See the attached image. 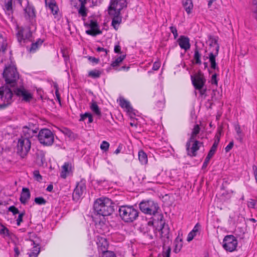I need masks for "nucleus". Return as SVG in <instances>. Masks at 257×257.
<instances>
[{
    "mask_svg": "<svg viewBox=\"0 0 257 257\" xmlns=\"http://www.w3.org/2000/svg\"><path fill=\"white\" fill-rule=\"evenodd\" d=\"M94 210L98 214L103 216H108L113 211L112 201L108 198H100L94 203Z\"/></svg>",
    "mask_w": 257,
    "mask_h": 257,
    "instance_id": "nucleus-1",
    "label": "nucleus"
},
{
    "mask_svg": "<svg viewBox=\"0 0 257 257\" xmlns=\"http://www.w3.org/2000/svg\"><path fill=\"white\" fill-rule=\"evenodd\" d=\"M119 213L121 219L126 222H132L139 216L137 209L132 206H121L119 208Z\"/></svg>",
    "mask_w": 257,
    "mask_h": 257,
    "instance_id": "nucleus-2",
    "label": "nucleus"
},
{
    "mask_svg": "<svg viewBox=\"0 0 257 257\" xmlns=\"http://www.w3.org/2000/svg\"><path fill=\"white\" fill-rule=\"evenodd\" d=\"M3 74L7 84L11 86H15L19 78V75L14 64L6 66Z\"/></svg>",
    "mask_w": 257,
    "mask_h": 257,
    "instance_id": "nucleus-3",
    "label": "nucleus"
},
{
    "mask_svg": "<svg viewBox=\"0 0 257 257\" xmlns=\"http://www.w3.org/2000/svg\"><path fill=\"white\" fill-rule=\"evenodd\" d=\"M191 80L194 88L198 91L200 95L205 96L207 89L205 87V84L206 80L203 74L199 72L191 76Z\"/></svg>",
    "mask_w": 257,
    "mask_h": 257,
    "instance_id": "nucleus-4",
    "label": "nucleus"
},
{
    "mask_svg": "<svg viewBox=\"0 0 257 257\" xmlns=\"http://www.w3.org/2000/svg\"><path fill=\"white\" fill-rule=\"evenodd\" d=\"M38 138L40 143L45 146L52 145L54 140L53 133L48 128L41 130Z\"/></svg>",
    "mask_w": 257,
    "mask_h": 257,
    "instance_id": "nucleus-5",
    "label": "nucleus"
},
{
    "mask_svg": "<svg viewBox=\"0 0 257 257\" xmlns=\"http://www.w3.org/2000/svg\"><path fill=\"white\" fill-rule=\"evenodd\" d=\"M139 206L142 212L149 215H154L159 209L158 204L152 200L143 201Z\"/></svg>",
    "mask_w": 257,
    "mask_h": 257,
    "instance_id": "nucleus-6",
    "label": "nucleus"
},
{
    "mask_svg": "<svg viewBox=\"0 0 257 257\" xmlns=\"http://www.w3.org/2000/svg\"><path fill=\"white\" fill-rule=\"evenodd\" d=\"M210 47L213 48V50L210 52L208 56V59L210 63L212 69H216L217 68L216 63V57L218 56L219 46L217 42V40L215 38L210 39Z\"/></svg>",
    "mask_w": 257,
    "mask_h": 257,
    "instance_id": "nucleus-7",
    "label": "nucleus"
},
{
    "mask_svg": "<svg viewBox=\"0 0 257 257\" xmlns=\"http://www.w3.org/2000/svg\"><path fill=\"white\" fill-rule=\"evenodd\" d=\"M84 24V26L87 29L86 33L87 35L92 36H96L102 33L96 20L94 19L88 20L87 21L85 22Z\"/></svg>",
    "mask_w": 257,
    "mask_h": 257,
    "instance_id": "nucleus-8",
    "label": "nucleus"
},
{
    "mask_svg": "<svg viewBox=\"0 0 257 257\" xmlns=\"http://www.w3.org/2000/svg\"><path fill=\"white\" fill-rule=\"evenodd\" d=\"M30 148L31 142L30 140L28 138H24L23 136H22L18 141L17 145L18 152L21 156L24 157L28 153Z\"/></svg>",
    "mask_w": 257,
    "mask_h": 257,
    "instance_id": "nucleus-9",
    "label": "nucleus"
},
{
    "mask_svg": "<svg viewBox=\"0 0 257 257\" xmlns=\"http://www.w3.org/2000/svg\"><path fill=\"white\" fill-rule=\"evenodd\" d=\"M237 243V240L233 235H227L223 239V247L226 250L231 252L236 249Z\"/></svg>",
    "mask_w": 257,
    "mask_h": 257,
    "instance_id": "nucleus-10",
    "label": "nucleus"
},
{
    "mask_svg": "<svg viewBox=\"0 0 257 257\" xmlns=\"http://www.w3.org/2000/svg\"><path fill=\"white\" fill-rule=\"evenodd\" d=\"M126 7L125 0H111L108 8L109 14H114L116 13H120V11Z\"/></svg>",
    "mask_w": 257,
    "mask_h": 257,
    "instance_id": "nucleus-11",
    "label": "nucleus"
},
{
    "mask_svg": "<svg viewBox=\"0 0 257 257\" xmlns=\"http://www.w3.org/2000/svg\"><path fill=\"white\" fill-rule=\"evenodd\" d=\"M201 143L196 140L189 139L186 144V149L188 154L191 156H195L196 152L199 150Z\"/></svg>",
    "mask_w": 257,
    "mask_h": 257,
    "instance_id": "nucleus-12",
    "label": "nucleus"
},
{
    "mask_svg": "<svg viewBox=\"0 0 257 257\" xmlns=\"http://www.w3.org/2000/svg\"><path fill=\"white\" fill-rule=\"evenodd\" d=\"M86 191L85 184L83 182L78 183L73 193V198L74 200H79Z\"/></svg>",
    "mask_w": 257,
    "mask_h": 257,
    "instance_id": "nucleus-13",
    "label": "nucleus"
},
{
    "mask_svg": "<svg viewBox=\"0 0 257 257\" xmlns=\"http://www.w3.org/2000/svg\"><path fill=\"white\" fill-rule=\"evenodd\" d=\"M28 243L31 246H33V247L28 250V257H37L40 251L39 243L37 241L30 240L28 241Z\"/></svg>",
    "mask_w": 257,
    "mask_h": 257,
    "instance_id": "nucleus-14",
    "label": "nucleus"
},
{
    "mask_svg": "<svg viewBox=\"0 0 257 257\" xmlns=\"http://www.w3.org/2000/svg\"><path fill=\"white\" fill-rule=\"evenodd\" d=\"M15 92L17 96L22 97L26 101H29L33 97L32 94L23 87L17 88Z\"/></svg>",
    "mask_w": 257,
    "mask_h": 257,
    "instance_id": "nucleus-15",
    "label": "nucleus"
},
{
    "mask_svg": "<svg viewBox=\"0 0 257 257\" xmlns=\"http://www.w3.org/2000/svg\"><path fill=\"white\" fill-rule=\"evenodd\" d=\"M17 35L18 41L21 42L23 40H30L32 33L29 28H19Z\"/></svg>",
    "mask_w": 257,
    "mask_h": 257,
    "instance_id": "nucleus-16",
    "label": "nucleus"
},
{
    "mask_svg": "<svg viewBox=\"0 0 257 257\" xmlns=\"http://www.w3.org/2000/svg\"><path fill=\"white\" fill-rule=\"evenodd\" d=\"M20 5L23 8L26 16L29 18H33L35 16L34 9L29 6L28 0H18Z\"/></svg>",
    "mask_w": 257,
    "mask_h": 257,
    "instance_id": "nucleus-17",
    "label": "nucleus"
},
{
    "mask_svg": "<svg viewBox=\"0 0 257 257\" xmlns=\"http://www.w3.org/2000/svg\"><path fill=\"white\" fill-rule=\"evenodd\" d=\"M73 168L72 164L68 162H66L62 166L60 173V177L63 179H65L69 175L72 174Z\"/></svg>",
    "mask_w": 257,
    "mask_h": 257,
    "instance_id": "nucleus-18",
    "label": "nucleus"
},
{
    "mask_svg": "<svg viewBox=\"0 0 257 257\" xmlns=\"http://www.w3.org/2000/svg\"><path fill=\"white\" fill-rule=\"evenodd\" d=\"M96 244L98 250L102 252L107 250L108 244L106 239L103 236H97Z\"/></svg>",
    "mask_w": 257,
    "mask_h": 257,
    "instance_id": "nucleus-19",
    "label": "nucleus"
},
{
    "mask_svg": "<svg viewBox=\"0 0 257 257\" xmlns=\"http://www.w3.org/2000/svg\"><path fill=\"white\" fill-rule=\"evenodd\" d=\"M119 104L122 108L125 110L131 117L133 116V115H135L134 110H133V108L131 107L130 102L125 99L120 97L119 100Z\"/></svg>",
    "mask_w": 257,
    "mask_h": 257,
    "instance_id": "nucleus-20",
    "label": "nucleus"
},
{
    "mask_svg": "<svg viewBox=\"0 0 257 257\" xmlns=\"http://www.w3.org/2000/svg\"><path fill=\"white\" fill-rule=\"evenodd\" d=\"M179 46L182 49L187 51L190 48L189 39L184 36H181L178 40Z\"/></svg>",
    "mask_w": 257,
    "mask_h": 257,
    "instance_id": "nucleus-21",
    "label": "nucleus"
},
{
    "mask_svg": "<svg viewBox=\"0 0 257 257\" xmlns=\"http://www.w3.org/2000/svg\"><path fill=\"white\" fill-rule=\"evenodd\" d=\"M161 228L158 230L159 236L162 239H168L169 237L170 229L168 225L161 222Z\"/></svg>",
    "mask_w": 257,
    "mask_h": 257,
    "instance_id": "nucleus-22",
    "label": "nucleus"
},
{
    "mask_svg": "<svg viewBox=\"0 0 257 257\" xmlns=\"http://www.w3.org/2000/svg\"><path fill=\"white\" fill-rule=\"evenodd\" d=\"M109 15L113 17L111 25L115 30H117L121 22V17L120 16V13H118V12H117L116 14Z\"/></svg>",
    "mask_w": 257,
    "mask_h": 257,
    "instance_id": "nucleus-23",
    "label": "nucleus"
},
{
    "mask_svg": "<svg viewBox=\"0 0 257 257\" xmlns=\"http://www.w3.org/2000/svg\"><path fill=\"white\" fill-rule=\"evenodd\" d=\"M45 4L46 6L48 7L53 15L57 14L58 8L56 5L55 0H45Z\"/></svg>",
    "mask_w": 257,
    "mask_h": 257,
    "instance_id": "nucleus-24",
    "label": "nucleus"
},
{
    "mask_svg": "<svg viewBox=\"0 0 257 257\" xmlns=\"http://www.w3.org/2000/svg\"><path fill=\"white\" fill-rule=\"evenodd\" d=\"M174 251L175 253H178L181 250L183 246V239L181 236L178 235L175 239L174 242Z\"/></svg>",
    "mask_w": 257,
    "mask_h": 257,
    "instance_id": "nucleus-25",
    "label": "nucleus"
},
{
    "mask_svg": "<svg viewBox=\"0 0 257 257\" xmlns=\"http://www.w3.org/2000/svg\"><path fill=\"white\" fill-rule=\"evenodd\" d=\"M30 193L28 188H23L21 194L20 201L22 203L25 204L30 199Z\"/></svg>",
    "mask_w": 257,
    "mask_h": 257,
    "instance_id": "nucleus-26",
    "label": "nucleus"
},
{
    "mask_svg": "<svg viewBox=\"0 0 257 257\" xmlns=\"http://www.w3.org/2000/svg\"><path fill=\"white\" fill-rule=\"evenodd\" d=\"M182 5L186 13L190 14L193 8L192 0H182Z\"/></svg>",
    "mask_w": 257,
    "mask_h": 257,
    "instance_id": "nucleus-27",
    "label": "nucleus"
},
{
    "mask_svg": "<svg viewBox=\"0 0 257 257\" xmlns=\"http://www.w3.org/2000/svg\"><path fill=\"white\" fill-rule=\"evenodd\" d=\"M4 10L6 13L10 16L13 13L12 0H5Z\"/></svg>",
    "mask_w": 257,
    "mask_h": 257,
    "instance_id": "nucleus-28",
    "label": "nucleus"
},
{
    "mask_svg": "<svg viewBox=\"0 0 257 257\" xmlns=\"http://www.w3.org/2000/svg\"><path fill=\"white\" fill-rule=\"evenodd\" d=\"M199 227L200 225H199V224H196L195 226L194 227L192 230L189 232L187 238V240L188 242L191 241L193 239V238L196 235L197 233L199 231Z\"/></svg>",
    "mask_w": 257,
    "mask_h": 257,
    "instance_id": "nucleus-29",
    "label": "nucleus"
},
{
    "mask_svg": "<svg viewBox=\"0 0 257 257\" xmlns=\"http://www.w3.org/2000/svg\"><path fill=\"white\" fill-rule=\"evenodd\" d=\"M139 160L142 165H146L148 163V157L146 153L140 150L138 153Z\"/></svg>",
    "mask_w": 257,
    "mask_h": 257,
    "instance_id": "nucleus-30",
    "label": "nucleus"
},
{
    "mask_svg": "<svg viewBox=\"0 0 257 257\" xmlns=\"http://www.w3.org/2000/svg\"><path fill=\"white\" fill-rule=\"evenodd\" d=\"M200 128L199 125L198 124L194 125V126L192 129V132L191 134V136H190V138L189 139L196 140L197 137L200 132Z\"/></svg>",
    "mask_w": 257,
    "mask_h": 257,
    "instance_id": "nucleus-31",
    "label": "nucleus"
},
{
    "mask_svg": "<svg viewBox=\"0 0 257 257\" xmlns=\"http://www.w3.org/2000/svg\"><path fill=\"white\" fill-rule=\"evenodd\" d=\"M0 235L4 237H10L11 236V232L8 228L2 224H0Z\"/></svg>",
    "mask_w": 257,
    "mask_h": 257,
    "instance_id": "nucleus-32",
    "label": "nucleus"
},
{
    "mask_svg": "<svg viewBox=\"0 0 257 257\" xmlns=\"http://www.w3.org/2000/svg\"><path fill=\"white\" fill-rule=\"evenodd\" d=\"M90 107L91 110L95 114L98 116H100L101 115V111L95 102H92Z\"/></svg>",
    "mask_w": 257,
    "mask_h": 257,
    "instance_id": "nucleus-33",
    "label": "nucleus"
},
{
    "mask_svg": "<svg viewBox=\"0 0 257 257\" xmlns=\"http://www.w3.org/2000/svg\"><path fill=\"white\" fill-rule=\"evenodd\" d=\"M125 55H121L115 59V60L112 62L111 64V66L112 67H115L118 66L121 62L124 60L125 58Z\"/></svg>",
    "mask_w": 257,
    "mask_h": 257,
    "instance_id": "nucleus-34",
    "label": "nucleus"
},
{
    "mask_svg": "<svg viewBox=\"0 0 257 257\" xmlns=\"http://www.w3.org/2000/svg\"><path fill=\"white\" fill-rule=\"evenodd\" d=\"M23 134L24 135V138H29L32 137L33 135V130L27 127H24L23 128Z\"/></svg>",
    "mask_w": 257,
    "mask_h": 257,
    "instance_id": "nucleus-35",
    "label": "nucleus"
},
{
    "mask_svg": "<svg viewBox=\"0 0 257 257\" xmlns=\"http://www.w3.org/2000/svg\"><path fill=\"white\" fill-rule=\"evenodd\" d=\"M86 118H88V123H91L93 121L92 116L91 113L86 112L80 115V121H84Z\"/></svg>",
    "mask_w": 257,
    "mask_h": 257,
    "instance_id": "nucleus-36",
    "label": "nucleus"
},
{
    "mask_svg": "<svg viewBox=\"0 0 257 257\" xmlns=\"http://www.w3.org/2000/svg\"><path fill=\"white\" fill-rule=\"evenodd\" d=\"M201 54L199 53L198 49H195L194 51V60L195 61V63L197 64H201Z\"/></svg>",
    "mask_w": 257,
    "mask_h": 257,
    "instance_id": "nucleus-37",
    "label": "nucleus"
},
{
    "mask_svg": "<svg viewBox=\"0 0 257 257\" xmlns=\"http://www.w3.org/2000/svg\"><path fill=\"white\" fill-rule=\"evenodd\" d=\"M43 43V41L41 40H38L36 43L32 44L31 47L30 49L31 52H34L38 48L39 46L41 45Z\"/></svg>",
    "mask_w": 257,
    "mask_h": 257,
    "instance_id": "nucleus-38",
    "label": "nucleus"
},
{
    "mask_svg": "<svg viewBox=\"0 0 257 257\" xmlns=\"http://www.w3.org/2000/svg\"><path fill=\"white\" fill-rule=\"evenodd\" d=\"M78 13L83 18L87 16V10L85 7L84 5L82 3H81V6L78 10Z\"/></svg>",
    "mask_w": 257,
    "mask_h": 257,
    "instance_id": "nucleus-39",
    "label": "nucleus"
},
{
    "mask_svg": "<svg viewBox=\"0 0 257 257\" xmlns=\"http://www.w3.org/2000/svg\"><path fill=\"white\" fill-rule=\"evenodd\" d=\"M235 130L237 134V140H239V141H241L243 138V134L242 132L240 127H239V126L236 125L235 126Z\"/></svg>",
    "mask_w": 257,
    "mask_h": 257,
    "instance_id": "nucleus-40",
    "label": "nucleus"
},
{
    "mask_svg": "<svg viewBox=\"0 0 257 257\" xmlns=\"http://www.w3.org/2000/svg\"><path fill=\"white\" fill-rule=\"evenodd\" d=\"M7 44L5 39L3 37L2 35L0 34V52L2 51L4 52L6 49Z\"/></svg>",
    "mask_w": 257,
    "mask_h": 257,
    "instance_id": "nucleus-41",
    "label": "nucleus"
},
{
    "mask_svg": "<svg viewBox=\"0 0 257 257\" xmlns=\"http://www.w3.org/2000/svg\"><path fill=\"white\" fill-rule=\"evenodd\" d=\"M101 72L97 70H94L89 72L88 76L93 78H99L100 76Z\"/></svg>",
    "mask_w": 257,
    "mask_h": 257,
    "instance_id": "nucleus-42",
    "label": "nucleus"
},
{
    "mask_svg": "<svg viewBox=\"0 0 257 257\" xmlns=\"http://www.w3.org/2000/svg\"><path fill=\"white\" fill-rule=\"evenodd\" d=\"M247 207L249 208H253L257 210V201L253 199H250L247 203Z\"/></svg>",
    "mask_w": 257,
    "mask_h": 257,
    "instance_id": "nucleus-43",
    "label": "nucleus"
},
{
    "mask_svg": "<svg viewBox=\"0 0 257 257\" xmlns=\"http://www.w3.org/2000/svg\"><path fill=\"white\" fill-rule=\"evenodd\" d=\"M61 52L64 59V61L65 63H67L69 60L68 50L66 48H63L61 49Z\"/></svg>",
    "mask_w": 257,
    "mask_h": 257,
    "instance_id": "nucleus-44",
    "label": "nucleus"
},
{
    "mask_svg": "<svg viewBox=\"0 0 257 257\" xmlns=\"http://www.w3.org/2000/svg\"><path fill=\"white\" fill-rule=\"evenodd\" d=\"M109 147V144L105 141H102L100 146L101 150L104 152L107 151L108 150Z\"/></svg>",
    "mask_w": 257,
    "mask_h": 257,
    "instance_id": "nucleus-45",
    "label": "nucleus"
},
{
    "mask_svg": "<svg viewBox=\"0 0 257 257\" xmlns=\"http://www.w3.org/2000/svg\"><path fill=\"white\" fill-rule=\"evenodd\" d=\"M33 177L34 179L37 181L40 182L42 180V177L40 175L39 171L38 170H35L33 173Z\"/></svg>",
    "mask_w": 257,
    "mask_h": 257,
    "instance_id": "nucleus-46",
    "label": "nucleus"
},
{
    "mask_svg": "<svg viewBox=\"0 0 257 257\" xmlns=\"http://www.w3.org/2000/svg\"><path fill=\"white\" fill-rule=\"evenodd\" d=\"M102 257H116L115 254L112 251L106 250L102 251Z\"/></svg>",
    "mask_w": 257,
    "mask_h": 257,
    "instance_id": "nucleus-47",
    "label": "nucleus"
},
{
    "mask_svg": "<svg viewBox=\"0 0 257 257\" xmlns=\"http://www.w3.org/2000/svg\"><path fill=\"white\" fill-rule=\"evenodd\" d=\"M165 105L164 99L163 97L161 100L158 101L156 103L157 108L159 110H161L164 108Z\"/></svg>",
    "mask_w": 257,
    "mask_h": 257,
    "instance_id": "nucleus-48",
    "label": "nucleus"
},
{
    "mask_svg": "<svg viewBox=\"0 0 257 257\" xmlns=\"http://www.w3.org/2000/svg\"><path fill=\"white\" fill-rule=\"evenodd\" d=\"M35 202L36 204L39 205L45 204L46 202V200L43 197L35 198Z\"/></svg>",
    "mask_w": 257,
    "mask_h": 257,
    "instance_id": "nucleus-49",
    "label": "nucleus"
},
{
    "mask_svg": "<svg viewBox=\"0 0 257 257\" xmlns=\"http://www.w3.org/2000/svg\"><path fill=\"white\" fill-rule=\"evenodd\" d=\"M217 146H218V141H214V142L212 147L211 148L209 153H212V154L214 155L215 154L216 151Z\"/></svg>",
    "mask_w": 257,
    "mask_h": 257,
    "instance_id": "nucleus-50",
    "label": "nucleus"
},
{
    "mask_svg": "<svg viewBox=\"0 0 257 257\" xmlns=\"http://www.w3.org/2000/svg\"><path fill=\"white\" fill-rule=\"evenodd\" d=\"M210 82L212 84H214L216 86L217 85V79L216 74L212 75Z\"/></svg>",
    "mask_w": 257,
    "mask_h": 257,
    "instance_id": "nucleus-51",
    "label": "nucleus"
},
{
    "mask_svg": "<svg viewBox=\"0 0 257 257\" xmlns=\"http://www.w3.org/2000/svg\"><path fill=\"white\" fill-rule=\"evenodd\" d=\"M9 210L12 212L14 215L17 214L19 213L18 209L14 206H10L9 208Z\"/></svg>",
    "mask_w": 257,
    "mask_h": 257,
    "instance_id": "nucleus-52",
    "label": "nucleus"
},
{
    "mask_svg": "<svg viewBox=\"0 0 257 257\" xmlns=\"http://www.w3.org/2000/svg\"><path fill=\"white\" fill-rule=\"evenodd\" d=\"M96 50L98 52H102L103 53L102 55L104 56H106L107 54V50L105 49H104L103 48H102V47H98V48H97Z\"/></svg>",
    "mask_w": 257,
    "mask_h": 257,
    "instance_id": "nucleus-53",
    "label": "nucleus"
},
{
    "mask_svg": "<svg viewBox=\"0 0 257 257\" xmlns=\"http://www.w3.org/2000/svg\"><path fill=\"white\" fill-rule=\"evenodd\" d=\"M170 30L173 34L175 39H176L178 37V33L176 28L174 27H171Z\"/></svg>",
    "mask_w": 257,
    "mask_h": 257,
    "instance_id": "nucleus-54",
    "label": "nucleus"
},
{
    "mask_svg": "<svg viewBox=\"0 0 257 257\" xmlns=\"http://www.w3.org/2000/svg\"><path fill=\"white\" fill-rule=\"evenodd\" d=\"M161 66V63L159 61H156L154 63L153 69L154 70H158Z\"/></svg>",
    "mask_w": 257,
    "mask_h": 257,
    "instance_id": "nucleus-55",
    "label": "nucleus"
},
{
    "mask_svg": "<svg viewBox=\"0 0 257 257\" xmlns=\"http://www.w3.org/2000/svg\"><path fill=\"white\" fill-rule=\"evenodd\" d=\"M23 213H21L19 215V216L17 219V224L18 225H20L23 220Z\"/></svg>",
    "mask_w": 257,
    "mask_h": 257,
    "instance_id": "nucleus-56",
    "label": "nucleus"
},
{
    "mask_svg": "<svg viewBox=\"0 0 257 257\" xmlns=\"http://www.w3.org/2000/svg\"><path fill=\"white\" fill-rule=\"evenodd\" d=\"M253 175L255 180V182L257 184V167L255 165L252 167Z\"/></svg>",
    "mask_w": 257,
    "mask_h": 257,
    "instance_id": "nucleus-57",
    "label": "nucleus"
},
{
    "mask_svg": "<svg viewBox=\"0 0 257 257\" xmlns=\"http://www.w3.org/2000/svg\"><path fill=\"white\" fill-rule=\"evenodd\" d=\"M233 146V142H231L229 143V144L226 147L225 150L226 152H229Z\"/></svg>",
    "mask_w": 257,
    "mask_h": 257,
    "instance_id": "nucleus-58",
    "label": "nucleus"
},
{
    "mask_svg": "<svg viewBox=\"0 0 257 257\" xmlns=\"http://www.w3.org/2000/svg\"><path fill=\"white\" fill-rule=\"evenodd\" d=\"M114 51L116 53H120L121 51L120 46L119 45H115Z\"/></svg>",
    "mask_w": 257,
    "mask_h": 257,
    "instance_id": "nucleus-59",
    "label": "nucleus"
},
{
    "mask_svg": "<svg viewBox=\"0 0 257 257\" xmlns=\"http://www.w3.org/2000/svg\"><path fill=\"white\" fill-rule=\"evenodd\" d=\"M252 10H257V0L252 1V6L251 11Z\"/></svg>",
    "mask_w": 257,
    "mask_h": 257,
    "instance_id": "nucleus-60",
    "label": "nucleus"
},
{
    "mask_svg": "<svg viewBox=\"0 0 257 257\" xmlns=\"http://www.w3.org/2000/svg\"><path fill=\"white\" fill-rule=\"evenodd\" d=\"M171 253V248L169 247L165 252L163 257H170Z\"/></svg>",
    "mask_w": 257,
    "mask_h": 257,
    "instance_id": "nucleus-61",
    "label": "nucleus"
},
{
    "mask_svg": "<svg viewBox=\"0 0 257 257\" xmlns=\"http://www.w3.org/2000/svg\"><path fill=\"white\" fill-rule=\"evenodd\" d=\"M220 131H218V134H216L215 136V141H218V144L220 141Z\"/></svg>",
    "mask_w": 257,
    "mask_h": 257,
    "instance_id": "nucleus-62",
    "label": "nucleus"
},
{
    "mask_svg": "<svg viewBox=\"0 0 257 257\" xmlns=\"http://www.w3.org/2000/svg\"><path fill=\"white\" fill-rule=\"evenodd\" d=\"M214 155L212 154V153H208L206 158H205L206 160L210 161V160L211 159V158L213 157Z\"/></svg>",
    "mask_w": 257,
    "mask_h": 257,
    "instance_id": "nucleus-63",
    "label": "nucleus"
},
{
    "mask_svg": "<svg viewBox=\"0 0 257 257\" xmlns=\"http://www.w3.org/2000/svg\"><path fill=\"white\" fill-rule=\"evenodd\" d=\"M252 13L253 17L257 20V10H252Z\"/></svg>",
    "mask_w": 257,
    "mask_h": 257,
    "instance_id": "nucleus-64",
    "label": "nucleus"
}]
</instances>
